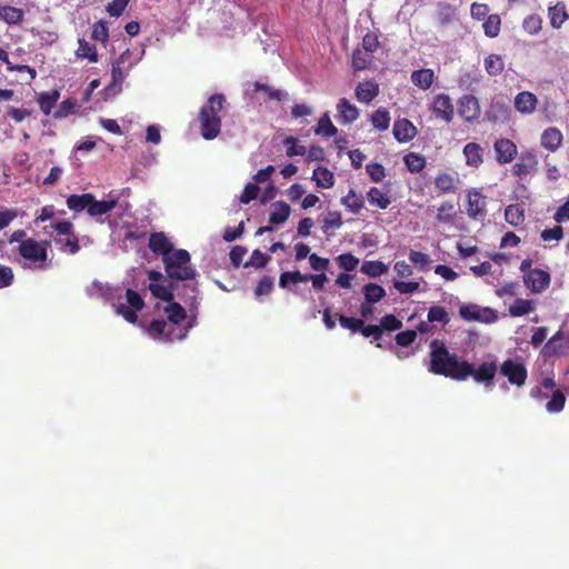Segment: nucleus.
Masks as SVG:
<instances>
[{"label":"nucleus","mask_w":569,"mask_h":569,"mask_svg":"<svg viewBox=\"0 0 569 569\" xmlns=\"http://www.w3.org/2000/svg\"><path fill=\"white\" fill-rule=\"evenodd\" d=\"M224 103L222 94H212L200 110L201 134L206 140L214 139L220 133L219 112Z\"/></svg>","instance_id":"f257e3e1"},{"label":"nucleus","mask_w":569,"mask_h":569,"mask_svg":"<svg viewBox=\"0 0 569 569\" xmlns=\"http://www.w3.org/2000/svg\"><path fill=\"white\" fill-rule=\"evenodd\" d=\"M166 272L171 280H192L197 270L191 266L190 254L187 250L177 249L163 259Z\"/></svg>","instance_id":"f03ea898"},{"label":"nucleus","mask_w":569,"mask_h":569,"mask_svg":"<svg viewBox=\"0 0 569 569\" xmlns=\"http://www.w3.org/2000/svg\"><path fill=\"white\" fill-rule=\"evenodd\" d=\"M48 246L47 241H36L34 239H26L19 244L20 256L29 261L30 266L40 270H46L50 267L51 262L48 261Z\"/></svg>","instance_id":"7ed1b4c3"},{"label":"nucleus","mask_w":569,"mask_h":569,"mask_svg":"<svg viewBox=\"0 0 569 569\" xmlns=\"http://www.w3.org/2000/svg\"><path fill=\"white\" fill-rule=\"evenodd\" d=\"M429 370L455 380H465L470 375L469 362L458 358H431Z\"/></svg>","instance_id":"20e7f679"},{"label":"nucleus","mask_w":569,"mask_h":569,"mask_svg":"<svg viewBox=\"0 0 569 569\" xmlns=\"http://www.w3.org/2000/svg\"><path fill=\"white\" fill-rule=\"evenodd\" d=\"M191 325L187 327H177L167 320L156 319L151 321L147 331L149 336L156 340L174 341L184 339Z\"/></svg>","instance_id":"39448f33"},{"label":"nucleus","mask_w":569,"mask_h":569,"mask_svg":"<svg viewBox=\"0 0 569 569\" xmlns=\"http://www.w3.org/2000/svg\"><path fill=\"white\" fill-rule=\"evenodd\" d=\"M500 373L506 377L511 385L517 387H522L528 377L525 365L516 362L510 358L501 365Z\"/></svg>","instance_id":"423d86ee"},{"label":"nucleus","mask_w":569,"mask_h":569,"mask_svg":"<svg viewBox=\"0 0 569 569\" xmlns=\"http://www.w3.org/2000/svg\"><path fill=\"white\" fill-rule=\"evenodd\" d=\"M459 313L465 320H475L485 323H491L497 320L495 310L488 307H479L472 303L461 306Z\"/></svg>","instance_id":"0eeeda50"},{"label":"nucleus","mask_w":569,"mask_h":569,"mask_svg":"<svg viewBox=\"0 0 569 569\" xmlns=\"http://www.w3.org/2000/svg\"><path fill=\"white\" fill-rule=\"evenodd\" d=\"M458 112L467 122L477 120L481 109L479 100L472 94H466L458 101Z\"/></svg>","instance_id":"6e6552de"},{"label":"nucleus","mask_w":569,"mask_h":569,"mask_svg":"<svg viewBox=\"0 0 569 569\" xmlns=\"http://www.w3.org/2000/svg\"><path fill=\"white\" fill-rule=\"evenodd\" d=\"M525 284L536 293L542 292L550 284V274L541 269L529 270L523 277Z\"/></svg>","instance_id":"1a4fd4ad"},{"label":"nucleus","mask_w":569,"mask_h":569,"mask_svg":"<svg viewBox=\"0 0 569 569\" xmlns=\"http://www.w3.org/2000/svg\"><path fill=\"white\" fill-rule=\"evenodd\" d=\"M467 214L471 219H480L486 214V197L478 190H470L467 194Z\"/></svg>","instance_id":"9d476101"},{"label":"nucleus","mask_w":569,"mask_h":569,"mask_svg":"<svg viewBox=\"0 0 569 569\" xmlns=\"http://www.w3.org/2000/svg\"><path fill=\"white\" fill-rule=\"evenodd\" d=\"M360 116V111L356 104L351 103L347 98L339 99L337 103V120L340 124L348 126L353 123Z\"/></svg>","instance_id":"9b49d317"},{"label":"nucleus","mask_w":569,"mask_h":569,"mask_svg":"<svg viewBox=\"0 0 569 569\" xmlns=\"http://www.w3.org/2000/svg\"><path fill=\"white\" fill-rule=\"evenodd\" d=\"M469 377H472L476 382L489 386L497 373V365L493 361L483 362L478 368H475L471 363H469Z\"/></svg>","instance_id":"f8f14e48"},{"label":"nucleus","mask_w":569,"mask_h":569,"mask_svg":"<svg viewBox=\"0 0 569 569\" xmlns=\"http://www.w3.org/2000/svg\"><path fill=\"white\" fill-rule=\"evenodd\" d=\"M432 110L437 117H440L446 122H450L453 118V104L448 94L440 93L436 96L432 103Z\"/></svg>","instance_id":"ddd939ff"},{"label":"nucleus","mask_w":569,"mask_h":569,"mask_svg":"<svg viewBox=\"0 0 569 569\" xmlns=\"http://www.w3.org/2000/svg\"><path fill=\"white\" fill-rule=\"evenodd\" d=\"M392 133L398 142H408L417 134V128L408 119H400L393 123Z\"/></svg>","instance_id":"4468645a"},{"label":"nucleus","mask_w":569,"mask_h":569,"mask_svg":"<svg viewBox=\"0 0 569 569\" xmlns=\"http://www.w3.org/2000/svg\"><path fill=\"white\" fill-rule=\"evenodd\" d=\"M379 92V84L373 80L359 82L355 89L356 98L363 103H370Z\"/></svg>","instance_id":"2eb2a0df"},{"label":"nucleus","mask_w":569,"mask_h":569,"mask_svg":"<svg viewBox=\"0 0 569 569\" xmlns=\"http://www.w3.org/2000/svg\"><path fill=\"white\" fill-rule=\"evenodd\" d=\"M497 160L499 163H509L517 154L516 144L509 139H500L495 142Z\"/></svg>","instance_id":"dca6fc26"},{"label":"nucleus","mask_w":569,"mask_h":569,"mask_svg":"<svg viewBox=\"0 0 569 569\" xmlns=\"http://www.w3.org/2000/svg\"><path fill=\"white\" fill-rule=\"evenodd\" d=\"M459 183L460 179L457 173L439 172L435 178V186L442 193L456 192Z\"/></svg>","instance_id":"f3484780"},{"label":"nucleus","mask_w":569,"mask_h":569,"mask_svg":"<svg viewBox=\"0 0 569 569\" xmlns=\"http://www.w3.org/2000/svg\"><path fill=\"white\" fill-rule=\"evenodd\" d=\"M510 108L503 100L492 101L490 109L487 111V118L491 122H506L509 120Z\"/></svg>","instance_id":"a211bd4d"},{"label":"nucleus","mask_w":569,"mask_h":569,"mask_svg":"<svg viewBox=\"0 0 569 569\" xmlns=\"http://www.w3.org/2000/svg\"><path fill=\"white\" fill-rule=\"evenodd\" d=\"M562 139L561 131L558 128L551 127L541 133L540 141L543 148L550 152H555L561 146Z\"/></svg>","instance_id":"6ab92c4d"},{"label":"nucleus","mask_w":569,"mask_h":569,"mask_svg":"<svg viewBox=\"0 0 569 569\" xmlns=\"http://www.w3.org/2000/svg\"><path fill=\"white\" fill-rule=\"evenodd\" d=\"M149 248L154 253L162 254V260L164 259V254H169L173 251L172 244L163 232H156L150 236Z\"/></svg>","instance_id":"aec40b11"},{"label":"nucleus","mask_w":569,"mask_h":569,"mask_svg":"<svg viewBox=\"0 0 569 569\" xmlns=\"http://www.w3.org/2000/svg\"><path fill=\"white\" fill-rule=\"evenodd\" d=\"M537 97L529 91H521L515 98V108L521 113H532L537 106Z\"/></svg>","instance_id":"412c9836"},{"label":"nucleus","mask_w":569,"mask_h":569,"mask_svg":"<svg viewBox=\"0 0 569 569\" xmlns=\"http://www.w3.org/2000/svg\"><path fill=\"white\" fill-rule=\"evenodd\" d=\"M538 160L532 152L520 156L519 161L513 166V171L518 177H523L537 169Z\"/></svg>","instance_id":"4be33fe9"},{"label":"nucleus","mask_w":569,"mask_h":569,"mask_svg":"<svg viewBox=\"0 0 569 569\" xmlns=\"http://www.w3.org/2000/svg\"><path fill=\"white\" fill-rule=\"evenodd\" d=\"M143 50L141 51V54H143ZM141 59V57L137 58L134 61L132 62H129L127 64V67H123V64H120V63H117V62H112V68H111V78H112V81H111V86L112 87H116V86H121L122 82L124 81V79L127 78V76L129 74V71L133 68V66L137 64V62Z\"/></svg>","instance_id":"5701e85b"},{"label":"nucleus","mask_w":569,"mask_h":569,"mask_svg":"<svg viewBox=\"0 0 569 569\" xmlns=\"http://www.w3.org/2000/svg\"><path fill=\"white\" fill-rule=\"evenodd\" d=\"M291 212L290 206L283 201H277L271 204L269 222L273 224H282L287 221Z\"/></svg>","instance_id":"b1692460"},{"label":"nucleus","mask_w":569,"mask_h":569,"mask_svg":"<svg viewBox=\"0 0 569 569\" xmlns=\"http://www.w3.org/2000/svg\"><path fill=\"white\" fill-rule=\"evenodd\" d=\"M567 343V337L561 332H557L543 348V356H562L565 353V345Z\"/></svg>","instance_id":"393cba45"},{"label":"nucleus","mask_w":569,"mask_h":569,"mask_svg":"<svg viewBox=\"0 0 569 569\" xmlns=\"http://www.w3.org/2000/svg\"><path fill=\"white\" fill-rule=\"evenodd\" d=\"M466 163L470 167H479L483 161V149L476 142H469L463 147Z\"/></svg>","instance_id":"a878e982"},{"label":"nucleus","mask_w":569,"mask_h":569,"mask_svg":"<svg viewBox=\"0 0 569 569\" xmlns=\"http://www.w3.org/2000/svg\"><path fill=\"white\" fill-rule=\"evenodd\" d=\"M548 17L550 19V24L555 29L561 28V26L568 20L569 16L566 11V6L563 2H557L555 6L549 7Z\"/></svg>","instance_id":"bb28decb"},{"label":"nucleus","mask_w":569,"mask_h":569,"mask_svg":"<svg viewBox=\"0 0 569 569\" xmlns=\"http://www.w3.org/2000/svg\"><path fill=\"white\" fill-rule=\"evenodd\" d=\"M118 203V199L113 198L110 200L98 201L93 197V200L89 204L88 213L91 217H99L111 211Z\"/></svg>","instance_id":"cd10ccee"},{"label":"nucleus","mask_w":569,"mask_h":569,"mask_svg":"<svg viewBox=\"0 0 569 569\" xmlns=\"http://www.w3.org/2000/svg\"><path fill=\"white\" fill-rule=\"evenodd\" d=\"M93 200V194L91 193H82V194H71L67 199V206L70 210L74 212H80L84 209H89L90 202Z\"/></svg>","instance_id":"c85d7f7f"},{"label":"nucleus","mask_w":569,"mask_h":569,"mask_svg":"<svg viewBox=\"0 0 569 569\" xmlns=\"http://www.w3.org/2000/svg\"><path fill=\"white\" fill-rule=\"evenodd\" d=\"M433 78L435 74L431 69H420L411 73V81L415 86L423 90H427L432 86Z\"/></svg>","instance_id":"c756f323"},{"label":"nucleus","mask_w":569,"mask_h":569,"mask_svg":"<svg viewBox=\"0 0 569 569\" xmlns=\"http://www.w3.org/2000/svg\"><path fill=\"white\" fill-rule=\"evenodd\" d=\"M312 180L318 187L329 189L335 184L333 173L325 167H318L313 170Z\"/></svg>","instance_id":"7c9ffc66"},{"label":"nucleus","mask_w":569,"mask_h":569,"mask_svg":"<svg viewBox=\"0 0 569 569\" xmlns=\"http://www.w3.org/2000/svg\"><path fill=\"white\" fill-rule=\"evenodd\" d=\"M367 198L370 204L376 206L379 209H387L390 204V199L387 194L376 187L369 189Z\"/></svg>","instance_id":"2f4dec72"},{"label":"nucleus","mask_w":569,"mask_h":569,"mask_svg":"<svg viewBox=\"0 0 569 569\" xmlns=\"http://www.w3.org/2000/svg\"><path fill=\"white\" fill-rule=\"evenodd\" d=\"M485 69L489 76H498L505 69V62L501 56L499 54H489L485 59Z\"/></svg>","instance_id":"473e14b6"},{"label":"nucleus","mask_w":569,"mask_h":569,"mask_svg":"<svg viewBox=\"0 0 569 569\" xmlns=\"http://www.w3.org/2000/svg\"><path fill=\"white\" fill-rule=\"evenodd\" d=\"M506 221L511 226H519L525 220V211L518 204H510L505 210Z\"/></svg>","instance_id":"72a5a7b5"},{"label":"nucleus","mask_w":569,"mask_h":569,"mask_svg":"<svg viewBox=\"0 0 569 569\" xmlns=\"http://www.w3.org/2000/svg\"><path fill=\"white\" fill-rule=\"evenodd\" d=\"M363 295L368 303H376L386 296V290L377 283H368L363 287Z\"/></svg>","instance_id":"f704fd0d"},{"label":"nucleus","mask_w":569,"mask_h":569,"mask_svg":"<svg viewBox=\"0 0 569 569\" xmlns=\"http://www.w3.org/2000/svg\"><path fill=\"white\" fill-rule=\"evenodd\" d=\"M166 313L168 316V322L173 323V326L182 327L181 322L186 319V310L178 303H171L166 308Z\"/></svg>","instance_id":"c9c22d12"},{"label":"nucleus","mask_w":569,"mask_h":569,"mask_svg":"<svg viewBox=\"0 0 569 569\" xmlns=\"http://www.w3.org/2000/svg\"><path fill=\"white\" fill-rule=\"evenodd\" d=\"M372 126L379 131H386L390 124V114L387 109H378L371 116Z\"/></svg>","instance_id":"e433bc0d"},{"label":"nucleus","mask_w":569,"mask_h":569,"mask_svg":"<svg viewBox=\"0 0 569 569\" xmlns=\"http://www.w3.org/2000/svg\"><path fill=\"white\" fill-rule=\"evenodd\" d=\"M0 18L10 24L20 22L23 18V11L21 9L6 6L0 8Z\"/></svg>","instance_id":"4c0bfd02"},{"label":"nucleus","mask_w":569,"mask_h":569,"mask_svg":"<svg viewBox=\"0 0 569 569\" xmlns=\"http://www.w3.org/2000/svg\"><path fill=\"white\" fill-rule=\"evenodd\" d=\"M566 403V396L565 393L557 389L553 390L551 399L547 402L546 409L550 413H558L560 412Z\"/></svg>","instance_id":"58836bf2"},{"label":"nucleus","mask_w":569,"mask_h":569,"mask_svg":"<svg viewBox=\"0 0 569 569\" xmlns=\"http://www.w3.org/2000/svg\"><path fill=\"white\" fill-rule=\"evenodd\" d=\"M307 282V274L300 271H286L280 274L279 286L282 289H287L289 283Z\"/></svg>","instance_id":"ea45409f"},{"label":"nucleus","mask_w":569,"mask_h":569,"mask_svg":"<svg viewBox=\"0 0 569 569\" xmlns=\"http://www.w3.org/2000/svg\"><path fill=\"white\" fill-rule=\"evenodd\" d=\"M501 19L498 14H490L483 22L485 34L489 38H496L500 32Z\"/></svg>","instance_id":"a19ab883"},{"label":"nucleus","mask_w":569,"mask_h":569,"mask_svg":"<svg viewBox=\"0 0 569 569\" xmlns=\"http://www.w3.org/2000/svg\"><path fill=\"white\" fill-rule=\"evenodd\" d=\"M361 272L370 277H379L387 272V266L381 261H365L360 268Z\"/></svg>","instance_id":"79ce46f5"},{"label":"nucleus","mask_w":569,"mask_h":569,"mask_svg":"<svg viewBox=\"0 0 569 569\" xmlns=\"http://www.w3.org/2000/svg\"><path fill=\"white\" fill-rule=\"evenodd\" d=\"M403 160L408 170L412 173H418L426 167V158L418 153L411 152Z\"/></svg>","instance_id":"37998d69"},{"label":"nucleus","mask_w":569,"mask_h":569,"mask_svg":"<svg viewBox=\"0 0 569 569\" xmlns=\"http://www.w3.org/2000/svg\"><path fill=\"white\" fill-rule=\"evenodd\" d=\"M533 310V305L530 300L518 298L510 306L509 312L513 317H520Z\"/></svg>","instance_id":"c03bdc74"},{"label":"nucleus","mask_w":569,"mask_h":569,"mask_svg":"<svg viewBox=\"0 0 569 569\" xmlns=\"http://www.w3.org/2000/svg\"><path fill=\"white\" fill-rule=\"evenodd\" d=\"M316 134H322L325 137H333L337 133V128L332 124L328 113H325L318 122L315 130Z\"/></svg>","instance_id":"a18cd8bd"},{"label":"nucleus","mask_w":569,"mask_h":569,"mask_svg":"<svg viewBox=\"0 0 569 569\" xmlns=\"http://www.w3.org/2000/svg\"><path fill=\"white\" fill-rule=\"evenodd\" d=\"M341 202L353 213L358 212L363 207L361 196H358L353 189L349 190L348 194L341 199Z\"/></svg>","instance_id":"49530a36"},{"label":"nucleus","mask_w":569,"mask_h":569,"mask_svg":"<svg viewBox=\"0 0 569 569\" xmlns=\"http://www.w3.org/2000/svg\"><path fill=\"white\" fill-rule=\"evenodd\" d=\"M76 54L80 58H87L90 62L98 61V54L94 46H91L86 40H79V47L76 51Z\"/></svg>","instance_id":"de8ad7c7"},{"label":"nucleus","mask_w":569,"mask_h":569,"mask_svg":"<svg viewBox=\"0 0 569 569\" xmlns=\"http://www.w3.org/2000/svg\"><path fill=\"white\" fill-rule=\"evenodd\" d=\"M522 28L529 34H537L542 28V19L537 14H530L525 18Z\"/></svg>","instance_id":"09e8293b"},{"label":"nucleus","mask_w":569,"mask_h":569,"mask_svg":"<svg viewBox=\"0 0 569 569\" xmlns=\"http://www.w3.org/2000/svg\"><path fill=\"white\" fill-rule=\"evenodd\" d=\"M58 98L59 93L57 91L52 93H41L39 97V106L41 111L44 114H49L51 112V109L56 104Z\"/></svg>","instance_id":"8fccbe9b"},{"label":"nucleus","mask_w":569,"mask_h":569,"mask_svg":"<svg viewBox=\"0 0 569 569\" xmlns=\"http://www.w3.org/2000/svg\"><path fill=\"white\" fill-rule=\"evenodd\" d=\"M149 290L156 298L161 300L169 301L172 299L171 289L162 284V282H150Z\"/></svg>","instance_id":"3c124183"},{"label":"nucleus","mask_w":569,"mask_h":569,"mask_svg":"<svg viewBox=\"0 0 569 569\" xmlns=\"http://www.w3.org/2000/svg\"><path fill=\"white\" fill-rule=\"evenodd\" d=\"M283 143L287 146L288 157L305 156L307 153L306 147L298 144V140L295 137H287Z\"/></svg>","instance_id":"603ef678"},{"label":"nucleus","mask_w":569,"mask_h":569,"mask_svg":"<svg viewBox=\"0 0 569 569\" xmlns=\"http://www.w3.org/2000/svg\"><path fill=\"white\" fill-rule=\"evenodd\" d=\"M428 321L429 322H449V315L443 307L433 306L428 311Z\"/></svg>","instance_id":"864d4df0"},{"label":"nucleus","mask_w":569,"mask_h":569,"mask_svg":"<svg viewBox=\"0 0 569 569\" xmlns=\"http://www.w3.org/2000/svg\"><path fill=\"white\" fill-rule=\"evenodd\" d=\"M339 267L346 271H352L359 264V259L351 253H343L337 257Z\"/></svg>","instance_id":"5fc2aeb1"},{"label":"nucleus","mask_w":569,"mask_h":569,"mask_svg":"<svg viewBox=\"0 0 569 569\" xmlns=\"http://www.w3.org/2000/svg\"><path fill=\"white\" fill-rule=\"evenodd\" d=\"M371 62V57L361 51V50H355L352 53V67L356 70H363L368 67V64Z\"/></svg>","instance_id":"6e6d98bb"},{"label":"nucleus","mask_w":569,"mask_h":569,"mask_svg":"<svg viewBox=\"0 0 569 569\" xmlns=\"http://www.w3.org/2000/svg\"><path fill=\"white\" fill-rule=\"evenodd\" d=\"M409 260L413 264L418 266L421 270H426L431 263V259L428 254L415 250L409 252Z\"/></svg>","instance_id":"4d7b16f0"},{"label":"nucleus","mask_w":569,"mask_h":569,"mask_svg":"<svg viewBox=\"0 0 569 569\" xmlns=\"http://www.w3.org/2000/svg\"><path fill=\"white\" fill-rule=\"evenodd\" d=\"M270 260V257L261 252L259 249L253 250L250 260L244 263V267H254V268H263L268 261Z\"/></svg>","instance_id":"13d9d810"},{"label":"nucleus","mask_w":569,"mask_h":569,"mask_svg":"<svg viewBox=\"0 0 569 569\" xmlns=\"http://www.w3.org/2000/svg\"><path fill=\"white\" fill-rule=\"evenodd\" d=\"M339 322L342 328L349 329L352 332H357L363 327V321L361 319L349 318L346 316H340Z\"/></svg>","instance_id":"bf43d9fd"},{"label":"nucleus","mask_w":569,"mask_h":569,"mask_svg":"<svg viewBox=\"0 0 569 569\" xmlns=\"http://www.w3.org/2000/svg\"><path fill=\"white\" fill-rule=\"evenodd\" d=\"M366 169H367V172L370 176L371 180L375 182H380L386 176L385 168L380 163H377V162L369 163V164H367Z\"/></svg>","instance_id":"052dcab7"},{"label":"nucleus","mask_w":569,"mask_h":569,"mask_svg":"<svg viewBox=\"0 0 569 569\" xmlns=\"http://www.w3.org/2000/svg\"><path fill=\"white\" fill-rule=\"evenodd\" d=\"M455 13L449 4H443L438 11V22L440 26L446 27L452 22Z\"/></svg>","instance_id":"680f3d73"},{"label":"nucleus","mask_w":569,"mask_h":569,"mask_svg":"<svg viewBox=\"0 0 569 569\" xmlns=\"http://www.w3.org/2000/svg\"><path fill=\"white\" fill-rule=\"evenodd\" d=\"M419 282L417 281H395L393 282V287L395 289L402 293V295H406V293H413L415 291H417L419 289Z\"/></svg>","instance_id":"e2e57ef3"},{"label":"nucleus","mask_w":569,"mask_h":569,"mask_svg":"<svg viewBox=\"0 0 569 569\" xmlns=\"http://www.w3.org/2000/svg\"><path fill=\"white\" fill-rule=\"evenodd\" d=\"M309 263L315 271H320L322 273L328 269L330 261L327 258H321L316 253H311L309 256Z\"/></svg>","instance_id":"0e129e2a"},{"label":"nucleus","mask_w":569,"mask_h":569,"mask_svg":"<svg viewBox=\"0 0 569 569\" xmlns=\"http://www.w3.org/2000/svg\"><path fill=\"white\" fill-rule=\"evenodd\" d=\"M273 288V279L269 276L262 277L259 281L258 286L254 289V293L257 297L269 295Z\"/></svg>","instance_id":"69168bd1"},{"label":"nucleus","mask_w":569,"mask_h":569,"mask_svg":"<svg viewBox=\"0 0 569 569\" xmlns=\"http://www.w3.org/2000/svg\"><path fill=\"white\" fill-rule=\"evenodd\" d=\"M14 274L10 267L0 264V289L7 288L13 283Z\"/></svg>","instance_id":"338daca9"},{"label":"nucleus","mask_w":569,"mask_h":569,"mask_svg":"<svg viewBox=\"0 0 569 569\" xmlns=\"http://www.w3.org/2000/svg\"><path fill=\"white\" fill-rule=\"evenodd\" d=\"M127 302L130 308L134 310H141L144 306L143 299L141 296L132 289H128L126 292Z\"/></svg>","instance_id":"774afa93"}]
</instances>
